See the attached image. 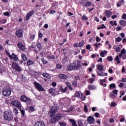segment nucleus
Instances as JSON below:
<instances>
[{
	"label": "nucleus",
	"instance_id": "nucleus-12",
	"mask_svg": "<svg viewBox=\"0 0 126 126\" xmlns=\"http://www.w3.org/2000/svg\"><path fill=\"white\" fill-rule=\"evenodd\" d=\"M33 14H34L33 10H32V11H30L29 13H28L27 14V16L26 17V20H29V18H30L31 16H32L33 15Z\"/></svg>",
	"mask_w": 126,
	"mask_h": 126
},
{
	"label": "nucleus",
	"instance_id": "nucleus-14",
	"mask_svg": "<svg viewBox=\"0 0 126 126\" xmlns=\"http://www.w3.org/2000/svg\"><path fill=\"white\" fill-rule=\"evenodd\" d=\"M97 74L98 75V76H107L108 75V74L107 73H105L104 72H102V71H97Z\"/></svg>",
	"mask_w": 126,
	"mask_h": 126
},
{
	"label": "nucleus",
	"instance_id": "nucleus-17",
	"mask_svg": "<svg viewBox=\"0 0 126 126\" xmlns=\"http://www.w3.org/2000/svg\"><path fill=\"white\" fill-rule=\"evenodd\" d=\"M82 66V63L80 61H78L77 62V65L75 64V68H76V69H78V68H80V67H81Z\"/></svg>",
	"mask_w": 126,
	"mask_h": 126
},
{
	"label": "nucleus",
	"instance_id": "nucleus-9",
	"mask_svg": "<svg viewBox=\"0 0 126 126\" xmlns=\"http://www.w3.org/2000/svg\"><path fill=\"white\" fill-rule=\"evenodd\" d=\"M75 68V63H71L67 66L66 69L67 70L71 71Z\"/></svg>",
	"mask_w": 126,
	"mask_h": 126
},
{
	"label": "nucleus",
	"instance_id": "nucleus-32",
	"mask_svg": "<svg viewBox=\"0 0 126 126\" xmlns=\"http://www.w3.org/2000/svg\"><path fill=\"white\" fill-rule=\"evenodd\" d=\"M56 121H58V120L56 118V116H54L51 118V123H53V124H55Z\"/></svg>",
	"mask_w": 126,
	"mask_h": 126
},
{
	"label": "nucleus",
	"instance_id": "nucleus-40",
	"mask_svg": "<svg viewBox=\"0 0 126 126\" xmlns=\"http://www.w3.org/2000/svg\"><path fill=\"white\" fill-rule=\"evenodd\" d=\"M115 40L117 42H118V43H120V42L122 41V39L121 37L119 36L118 37L115 38Z\"/></svg>",
	"mask_w": 126,
	"mask_h": 126
},
{
	"label": "nucleus",
	"instance_id": "nucleus-15",
	"mask_svg": "<svg viewBox=\"0 0 126 126\" xmlns=\"http://www.w3.org/2000/svg\"><path fill=\"white\" fill-rule=\"evenodd\" d=\"M87 121L89 124H93L95 122V119H94L93 117L90 116L88 117Z\"/></svg>",
	"mask_w": 126,
	"mask_h": 126
},
{
	"label": "nucleus",
	"instance_id": "nucleus-11",
	"mask_svg": "<svg viewBox=\"0 0 126 126\" xmlns=\"http://www.w3.org/2000/svg\"><path fill=\"white\" fill-rule=\"evenodd\" d=\"M58 107L56 106H52L51 108V113L52 115H54V114H56L57 112H58Z\"/></svg>",
	"mask_w": 126,
	"mask_h": 126
},
{
	"label": "nucleus",
	"instance_id": "nucleus-31",
	"mask_svg": "<svg viewBox=\"0 0 126 126\" xmlns=\"http://www.w3.org/2000/svg\"><path fill=\"white\" fill-rule=\"evenodd\" d=\"M43 76L44 77H46V78H48V79H50L51 78V77L50 76V75H49V74H48V73H44L43 74Z\"/></svg>",
	"mask_w": 126,
	"mask_h": 126
},
{
	"label": "nucleus",
	"instance_id": "nucleus-51",
	"mask_svg": "<svg viewBox=\"0 0 126 126\" xmlns=\"http://www.w3.org/2000/svg\"><path fill=\"white\" fill-rule=\"evenodd\" d=\"M84 111L85 112V113H87V112H88V109L87 108V105H84Z\"/></svg>",
	"mask_w": 126,
	"mask_h": 126
},
{
	"label": "nucleus",
	"instance_id": "nucleus-60",
	"mask_svg": "<svg viewBox=\"0 0 126 126\" xmlns=\"http://www.w3.org/2000/svg\"><path fill=\"white\" fill-rule=\"evenodd\" d=\"M3 15H4V16H9V12H5L3 13Z\"/></svg>",
	"mask_w": 126,
	"mask_h": 126
},
{
	"label": "nucleus",
	"instance_id": "nucleus-2",
	"mask_svg": "<svg viewBox=\"0 0 126 126\" xmlns=\"http://www.w3.org/2000/svg\"><path fill=\"white\" fill-rule=\"evenodd\" d=\"M2 93L5 97H8L11 94V89L9 86H7L4 88Z\"/></svg>",
	"mask_w": 126,
	"mask_h": 126
},
{
	"label": "nucleus",
	"instance_id": "nucleus-23",
	"mask_svg": "<svg viewBox=\"0 0 126 126\" xmlns=\"http://www.w3.org/2000/svg\"><path fill=\"white\" fill-rule=\"evenodd\" d=\"M80 95L82 96V93H81L80 92L77 91L74 94V96L79 97H80Z\"/></svg>",
	"mask_w": 126,
	"mask_h": 126
},
{
	"label": "nucleus",
	"instance_id": "nucleus-1",
	"mask_svg": "<svg viewBox=\"0 0 126 126\" xmlns=\"http://www.w3.org/2000/svg\"><path fill=\"white\" fill-rule=\"evenodd\" d=\"M3 118L5 121H8V122L13 121V114L10 111H5Z\"/></svg>",
	"mask_w": 126,
	"mask_h": 126
},
{
	"label": "nucleus",
	"instance_id": "nucleus-22",
	"mask_svg": "<svg viewBox=\"0 0 126 126\" xmlns=\"http://www.w3.org/2000/svg\"><path fill=\"white\" fill-rule=\"evenodd\" d=\"M105 15L107 16V17H111V16L112 15V12L110 10H107L105 12Z\"/></svg>",
	"mask_w": 126,
	"mask_h": 126
},
{
	"label": "nucleus",
	"instance_id": "nucleus-39",
	"mask_svg": "<svg viewBox=\"0 0 126 126\" xmlns=\"http://www.w3.org/2000/svg\"><path fill=\"white\" fill-rule=\"evenodd\" d=\"M78 45H79V47H83V46H84V41H82L81 42L78 43Z\"/></svg>",
	"mask_w": 126,
	"mask_h": 126
},
{
	"label": "nucleus",
	"instance_id": "nucleus-37",
	"mask_svg": "<svg viewBox=\"0 0 126 126\" xmlns=\"http://www.w3.org/2000/svg\"><path fill=\"white\" fill-rule=\"evenodd\" d=\"M78 123L79 126H84L83 125V123H82V120H78Z\"/></svg>",
	"mask_w": 126,
	"mask_h": 126
},
{
	"label": "nucleus",
	"instance_id": "nucleus-50",
	"mask_svg": "<svg viewBox=\"0 0 126 126\" xmlns=\"http://www.w3.org/2000/svg\"><path fill=\"white\" fill-rule=\"evenodd\" d=\"M29 112H32V111H34V107L33 106H30L29 107Z\"/></svg>",
	"mask_w": 126,
	"mask_h": 126
},
{
	"label": "nucleus",
	"instance_id": "nucleus-52",
	"mask_svg": "<svg viewBox=\"0 0 126 126\" xmlns=\"http://www.w3.org/2000/svg\"><path fill=\"white\" fill-rule=\"evenodd\" d=\"M69 122H70V123H71L72 125H73V124L76 123L75 120H74L73 119H69Z\"/></svg>",
	"mask_w": 126,
	"mask_h": 126
},
{
	"label": "nucleus",
	"instance_id": "nucleus-41",
	"mask_svg": "<svg viewBox=\"0 0 126 126\" xmlns=\"http://www.w3.org/2000/svg\"><path fill=\"white\" fill-rule=\"evenodd\" d=\"M94 47H96V48H99V47H100V46H101V43H95L94 44Z\"/></svg>",
	"mask_w": 126,
	"mask_h": 126
},
{
	"label": "nucleus",
	"instance_id": "nucleus-62",
	"mask_svg": "<svg viewBox=\"0 0 126 126\" xmlns=\"http://www.w3.org/2000/svg\"><path fill=\"white\" fill-rule=\"evenodd\" d=\"M120 36L122 38H125V37H126V35L125 34V33H124V32L121 33Z\"/></svg>",
	"mask_w": 126,
	"mask_h": 126
},
{
	"label": "nucleus",
	"instance_id": "nucleus-25",
	"mask_svg": "<svg viewBox=\"0 0 126 126\" xmlns=\"http://www.w3.org/2000/svg\"><path fill=\"white\" fill-rule=\"evenodd\" d=\"M60 90L61 91V92H66L67 90V87H66L64 89H63V86H61L60 87Z\"/></svg>",
	"mask_w": 126,
	"mask_h": 126
},
{
	"label": "nucleus",
	"instance_id": "nucleus-5",
	"mask_svg": "<svg viewBox=\"0 0 126 126\" xmlns=\"http://www.w3.org/2000/svg\"><path fill=\"white\" fill-rule=\"evenodd\" d=\"M21 100L23 102H25L27 103V105H29V104H31V99L30 98H28L27 97L23 95L21 97Z\"/></svg>",
	"mask_w": 126,
	"mask_h": 126
},
{
	"label": "nucleus",
	"instance_id": "nucleus-27",
	"mask_svg": "<svg viewBox=\"0 0 126 126\" xmlns=\"http://www.w3.org/2000/svg\"><path fill=\"white\" fill-rule=\"evenodd\" d=\"M59 76L60 78H61L62 79H66V78H67V76H66V75L63 74H60Z\"/></svg>",
	"mask_w": 126,
	"mask_h": 126
},
{
	"label": "nucleus",
	"instance_id": "nucleus-20",
	"mask_svg": "<svg viewBox=\"0 0 126 126\" xmlns=\"http://www.w3.org/2000/svg\"><path fill=\"white\" fill-rule=\"evenodd\" d=\"M97 69L100 71H103L104 70V65H97Z\"/></svg>",
	"mask_w": 126,
	"mask_h": 126
},
{
	"label": "nucleus",
	"instance_id": "nucleus-46",
	"mask_svg": "<svg viewBox=\"0 0 126 126\" xmlns=\"http://www.w3.org/2000/svg\"><path fill=\"white\" fill-rule=\"evenodd\" d=\"M119 92V91L118 90H114L112 91V93L114 94L115 95H118V93Z\"/></svg>",
	"mask_w": 126,
	"mask_h": 126
},
{
	"label": "nucleus",
	"instance_id": "nucleus-26",
	"mask_svg": "<svg viewBox=\"0 0 126 126\" xmlns=\"http://www.w3.org/2000/svg\"><path fill=\"white\" fill-rule=\"evenodd\" d=\"M55 57L54 55H49L47 56L48 60H55Z\"/></svg>",
	"mask_w": 126,
	"mask_h": 126
},
{
	"label": "nucleus",
	"instance_id": "nucleus-56",
	"mask_svg": "<svg viewBox=\"0 0 126 126\" xmlns=\"http://www.w3.org/2000/svg\"><path fill=\"white\" fill-rule=\"evenodd\" d=\"M1 70L2 72H3V71H5V70H6V67H5V66H3L1 68Z\"/></svg>",
	"mask_w": 126,
	"mask_h": 126
},
{
	"label": "nucleus",
	"instance_id": "nucleus-4",
	"mask_svg": "<svg viewBox=\"0 0 126 126\" xmlns=\"http://www.w3.org/2000/svg\"><path fill=\"white\" fill-rule=\"evenodd\" d=\"M12 66L13 68L17 70V71H21V67L20 66L18 63L13 62L12 64Z\"/></svg>",
	"mask_w": 126,
	"mask_h": 126
},
{
	"label": "nucleus",
	"instance_id": "nucleus-16",
	"mask_svg": "<svg viewBox=\"0 0 126 126\" xmlns=\"http://www.w3.org/2000/svg\"><path fill=\"white\" fill-rule=\"evenodd\" d=\"M18 48H19L21 51H25V46L20 42L18 44Z\"/></svg>",
	"mask_w": 126,
	"mask_h": 126
},
{
	"label": "nucleus",
	"instance_id": "nucleus-45",
	"mask_svg": "<svg viewBox=\"0 0 126 126\" xmlns=\"http://www.w3.org/2000/svg\"><path fill=\"white\" fill-rule=\"evenodd\" d=\"M31 40H34L35 39V34L30 35Z\"/></svg>",
	"mask_w": 126,
	"mask_h": 126
},
{
	"label": "nucleus",
	"instance_id": "nucleus-57",
	"mask_svg": "<svg viewBox=\"0 0 126 126\" xmlns=\"http://www.w3.org/2000/svg\"><path fill=\"white\" fill-rule=\"evenodd\" d=\"M122 27L120 26H118L116 30L117 31H121V30H122Z\"/></svg>",
	"mask_w": 126,
	"mask_h": 126
},
{
	"label": "nucleus",
	"instance_id": "nucleus-43",
	"mask_svg": "<svg viewBox=\"0 0 126 126\" xmlns=\"http://www.w3.org/2000/svg\"><path fill=\"white\" fill-rule=\"evenodd\" d=\"M91 4H92L90 2H86L85 3V6H87V7L90 6V5H91Z\"/></svg>",
	"mask_w": 126,
	"mask_h": 126
},
{
	"label": "nucleus",
	"instance_id": "nucleus-61",
	"mask_svg": "<svg viewBox=\"0 0 126 126\" xmlns=\"http://www.w3.org/2000/svg\"><path fill=\"white\" fill-rule=\"evenodd\" d=\"M122 19H126V14L124 13L123 14V15L122 16Z\"/></svg>",
	"mask_w": 126,
	"mask_h": 126
},
{
	"label": "nucleus",
	"instance_id": "nucleus-21",
	"mask_svg": "<svg viewBox=\"0 0 126 126\" xmlns=\"http://www.w3.org/2000/svg\"><path fill=\"white\" fill-rule=\"evenodd\" d=\"M11 59H13V60H14V61H15V62H18L19 61L18 60V58H17L16 55H15V54H12V56L11 57Z\"/></svg>",
	"mask_w": 126,
	"mask_h": 126
},
{
	"label": "nucleus",
	"instance_id": "nucleus-54",
	"mask_svg": "<svg viewBox=\"0 0 126 126\" xmlns=\"http://www.w3.org/2000/svg\"><path fill=\"white\" fill-rule=\"evenodd\" d=\"M107 59H108V61H109V62L113 61V58L112 57V56H109L107 57Z\"/></svg>",
	"mask_w": 126,
	"mask_h": 126
},
{
	"label": "nucleus",
	"instance_id": "nucleus-3",
	"mask_svg": "<svg viewBox=\"0 0 126 126\" xmlns=\"http://www.w3.org/2000/svg\"><path fill=\"white\" fill-rule=\"evenodd\" d=\"M33 84L34 85L36 89L38 91H45V89H44V88H43L41 84L36 82H34Z\"/></svg>",
	"mask_w": 126,
	"mask_h": 126
},
{
	"label": "nucleus",
	"instance_id": "nucleus-59",
	"mask_svg": "<svg viewBox=\"0 0 126 126\" xmlns=\"http://www.w3.org/2000/svg\"><path fill=\"white\" fill-rule=\"evenodd\" d=\"M0 23H2V24H4L5 23H6V20L5 19L1 20Z\"/></svg>",
	"mask_w": 126,
	"mask_h": 126
},
{
	"label": "nucleus",
	"instance_id": "nucleus-7",
	"mask_svg": "<svg viewBox=\"0 0 126 126\" xmlns=\"http://www.w3.org/2000/svg\"><path fill=\"white\" fill-rule=\"evenodd\" d=\"M11 105L14 107H16L19 109H21V104L18 101V100H14L11 102Z\"/></svg>",
	"mask_w": 126,
	"mask_h": 126
},
{
	"label": "nucleus",
	"instance_id": "nucleus-48",
	"mask_svg": "<svg viewBox=\"0 0 126 126\" xmlns=\"http://www.w3.org/2000/svg\"><path fill=\"white\" fill-rule=\"evenodd\" d=\"M110 97L112 99H115V98H116V95H115L114 94H110Z\"/></svg>",
	"mask_w": 126,
	"mask_h": 126
},
{
	"label": "nucleus",
	"instance_id": "nucleus-30",
	"mask_svg": "<svg viewBox=\"0 0 126 126\" xmlns=\"http://www.w3.org/2000/svg\"><path fill=\"white\" fill-rule=\"evenodd\" d=\"M89 89L90 90H94L96 89V87L95 86H93V85H91L89 86Z\"/></svg>",
	"mask_w": 126,
	"mask_h": 126
},
{
	"label": "nucleus",
	"instance_id": "nucleus-63",
	"mask_svg": "<svg viewBox=\"0 0 126 126\" xmlns=\"http://www.w3.org/2000/svg\"><path fill=\"white\" fill-rule=\"evenodd\" d=\"M75 80H80V78L79 77V76H76L74 77Z\"/></svg>",
	"mask_w": 126,
	"mask_h": 126
},
{
	"label": "nucleus",
	"instance_id": "nucleus-55",
	"mask_svg": "<svg viewBox=\"0 0 126 126\" xmlns=\"http://www.w3.org/2000/svg\"><path fill=\"white\" fill-rule=\"evenodd\" d=\"M7 62H8V58H5L3 60V63H7Z\"/></svg>",
	"mask_w": 126,
	"mask_h": 126
},
{
	"label": "nucleus",
	"instance_id": "nucleus-24",
	"mask_svg": "<svg viewBox=\"0 0 126 126\" xmlns=\"http://www.w3.org/2000/svg\"><path fill=\"white\" fill-rule=\"evenodd\" d=\"M113 49L115 50V52L117 53H120V52H121V47H120V46H117L116 48L114 46Z\"/></svg>",
	"mask_w": 126,
	"mask_h": 126
},
{
	"label": "nucleus",
	"instance_id": "nucleus-10",
	"mask_svg": "<svg viewBox=\"0 0 126 126\" xmlns=\"http://www.w3.org/2000/svg\"><path fill=\"white\" fill-rule=\"evenodd\" d=\"M16 35L19 38L23 36V31L22 29L18 30L16 32Z\"/></svg>",
	"mask_w": 126,
	"mask_h": 126
},
{
	"label": "nucleus",
	"instance_id": "nucleus-58",
	"mask_svg": "<svg viewBox=\"0 0 126 126\" xmlns=\"http://www.w3.org/2000/svg\"><path fill=\"white\" fill-rule=\"evenodd\" d=\"M72 84L74 86H77V81H74L73 82H72Z\"/></svg>",
	"mask_w": 126,
	"mask_h": 126
},
{
	"label": "nucleus",
	"instance_id": "nucleus-47",
	"mask_svg": "<svg viewBox=\"0 0 126 126\" xmlns=\"http://www.w3.org/2000/svg\"><path fill=\"white\" fill-rule=\"evenodd\" d=\"M94 81H95V78H90L89 79V82L91 84L93 83V82H94Z\"/></svg>",
	"mask_w": 126,
	"mask_h": 126
},
{
	"label": "nucleus",
	"instance_id": "nucleus-38",
	"mask_svg": "<svg viewBox=\"0 0 126 126\" xmlns=\"http://www.w3.org/2000/svg\"><path fill=\"white\" fill-rule=\"evenodd\" d=\"M13 112L15 115L18 114V109L16 108H13Z\"/></svg>",
	"mask_w": 126,
	"mask_h": 126
},
{
	"label": "nucleus",
	"instance_id": "nucleus-6",
	"mask_svg": "<svg viewBox=\"0 0 126 126\" xmlns=\"http://www.w3.org/2000/svg\"><path fill=\"white\" fill-rule=\"evenodd\" d=\"M120 58H122L123 60L126 59V49L123 48L121 50L120 53L119 54Z\"/></svg>",
	"mask_w": 126,
	"mask_h": 126
},
{
	"label": "nucleus",
	"instance_id": "nucleus-19",
	"mask_svg": "<svg viewBox=\"0 0 126 126\" xmlns=\"http://www.w3.org/2000/svg\"><path fill=\"white\" fill-rule=\"evenodd\" d=\"M119 24L121 25V26H123V27H126V21L121 20Z\"/></svg>",
	"mask_w": 126,
	"mask_h": 126
},
{
	"label": "nucleus",
	"instance_id": "nucleus-34",
	"mask_svg": "<svg viewBox=\"0 0 126 126\" xmlns=\"http://www.w3.org/2000/svg\"><path fill=\"white\" fill-rule=\"evenodd\" d=\"M110 89H114L116 88V84H111L109 85Z\"/></svg>",
	"mask_w": 126,
	"mask_h": 126
},
{
	"label": "nucleus",
	"instance_id": "nucleus-64",
	"mask_svg": "<svg viewBox=\"0 0 126 126\" xmlns=\"http://www.w3.org/2000/svg\"><path fill=\"white\" fill-rule=\"evenodd\" d=\"M96 41L97 42H100L101 41V39L98 36H96Z\"/></svg>",
	"mask_w": 126,
	"mask_h": 126
},
{
	"label": "nucleus",
	"instance_id": "nucleus-33",
	"mask_svg": "<svg viewBox=\"0 0 126 126\" xmlns=\"http://www.w3.org/2000/svg\"><path fill=\"white\" fill-rule=\"evenodd\" d=\"M33 63L34 62H33V61H32L31 60H28L27 62L28 65H32V64H33Z\"/></svg>",
	"mask_w": 126,
	"mask_h": 126
},
{
	"label": "nucleus",
	"instance_id": "nucleus-29",
	"mask_svg": "<svg viewBox=\"0 0 126 126\" xmlns=\"http://www.w3.org/2000/svg\"><path fill=\"white\" fill-rule=\"evenodd\" d=\"M105 54H107L106 50H104V51L101 52L100 54V57H102V58H104V57H105Z\"/></svg>",
	"mask_w": 126,
	"mask_h": 126
},
{
	"label": "nucleus",
	"instance_id": "nucleus-49",
	"mask_svg": "<svg viewBox=\"0 0 126 126\" xmlns=\"http://www.w3.org/2000/svg\"><path fill=\"white\" fill-rule=\"evenodd\" d=\"M59 125L61 126H66V124L63 122H60Z\"/></svg>",
	"mask_w": 126,
	"mask_h": 126
},
{
	"label": "nucleus",
	"instance_id": "nucleus-42",
	"mask_svg": "<svg viewBox=\"0 0 126 126\" xmlns=\"http://www.w3.org/2000/svg\"><path fill=\"white\" fill-rule=\"evenodd\" d=\"M41 61L43 63H44V64L48 63V61H47V60H46L44 58L41 59Z\"/></svg>",
	"mask_w": 126,
	"mask_h": 126
},
{
	"label": "nucleus",
	"instance_id": "nucleus-36",
	"mask_svg": "<svg viewBox=\"0 0 126 126\" xmlns=\"http://www.w3.org/2000/svg\"><path fill=\"white\" fill-rule=\"evenodd\" d=\"M82 19L83 20H85V21L88 20V18H87V17H86V15H85V14H84L82 16Z\"/></svg>",
	"mask_w": 126,
	"mask_h": 126
},
{
	"label": "nucleus",
	"instance_id": "nucleus-44",
	"mask_svg": "<svg viewBox=\"0 0 126 126\" xmlns=\"http://www.w3.org/2000/svg\"><path fill=\"white\" fill-rule=\"evenodd\" d=\"M68 62V59L67 58H63V63H65Z\"/></svg>",
	"mask_w": 126,
	"mask_h": 126
},
{
	"label": "nucleus",
	"instance_id": "nucleus-8",
	"mask_svg": "<svg viewBox=\"0 0 126 126\" xmlns=\"http://www.w3.org/2000/svg\"><path fill=\"white\" fill-rule=\"evenodd\" d=\"M49 92L51 95H54L56 96V95H59V93L58 92V89H50Z\"/></svg>",
	"mask_w": 126,
	"mask_h": 126
},
{
	"label": "nucleus",
	"instance_id": "nucleus-28",
	"mask_svg": "<svg viewBox=\"0 0 126 126\" xmlns=\"http://www.w3.org/2000/svg\"><path fill=\"white\" fill-rule=\"evenodd\" d=\"M62 117H63V115L60 114H57L56 116L55 117L56 118V119L57 121H59V120H61L62 118Z\"/></svg>",
	"mask_w": 126,
	"mask_h": 126
},
{
	"label": "nucleus",
	"instance_id": "nucleus-35",
	"mask_svg": "<svg viewBox=\"0 0 126 126\" xmlns=\"http://www.w3.org/2000/svg\"><path fill=\"white\" fill-rule=\"evenodd\" d=\"M22 58L24 61H27V57L26 55L23 53L22 54Z\"/></svg>",
	"mask_w": 126,
	"mask_h": 126
},
{
	"label": "nucleus",
	"instance_id": "nucleus-13",
	"mask_svg": "<svg viewBox=\"0 0 126 126\" xmlns=\"http://www.w3.org/2000/svg\"><path fill=\"white\" fill-rule=\"evenodd\" d=\"M34 126H46V125L43 121H38L35 123Z\"/></svg>",
	"mask_w": 126,
	"mask_h": 126
},
{
	"label": "nucleus",
	"instance_id": "nucleus-53",
	"mask_svg": "<svg viewBox=\"0 0 126 126\" xmlns=\"http://www.w3.org/2000/svg\"><path fill=\"white\" fill-rule=\"evenodd\" d=\"M62 67H63V66H62V65L60 64H57V68L58 69H62Z\"/></svg>",
	"mask_w": 126,
	"mask_h": 126
},
{
	"label": "nucleus",
	"instance_id": "nucleus-18",
	"mask_svg": "<svg viewBox=\"0 0 126 126\" xmlns=\"http://www.w3.org/2000/svg\"><path fill=\"white\" fill-rule=\"evenodd\" d=\"M124 3H125V0H120V1L118 2V3L117 4V7H120V6H122Z\"/></svg>",
	"mask_w": 126,
	"mask_h": 126
}]
</instances>
